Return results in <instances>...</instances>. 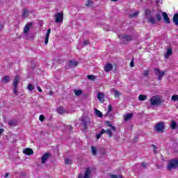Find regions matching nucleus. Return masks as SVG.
Listing matches in <instances>:
<instances>
[{"label": "nucleus", "mask_w": 178, "mask_h": 178, "mask_svg": "<svg viewBox=\"0 0 178 178\" xmlns=\"http://www.w3.org/2000/svg\"><path fill=\"white\" fill-rule=\"evenodd\" d=\"M81 124L83 126V130H87L88 129V126L92 124L91 121V118L88 116H83L80 118Z\"/></svg>", "instance_id": "1"}, {"label": "nucleus", "mask_w": 178, "mask_h": 178, "mask_svg": "<svg viewBox=\"0 0 178 178\" xmlns=\"http://www.w3.org/2000/svg\"><path fill=\"white\" fill-rule=\"evenodd\" d=\"M178 168V159L170 161L167 165L168 170H173Z\"/></svg>", "instance_id": "2"}, {"label": "nucleus", "mask_w": 178, "mask_h": 178, "mask_svg": "<svg viewBox=\"0 0 178 178\" xmlns=\"http://www.w3.org/2000/svg\"><path fill=\"white\" fill-rule=\"evenodd\" d=\"M163 102V100H161V97L159 96H153L150 99V104L152 106H155L156 105H161Z\"/></svg>", "instance_id": "3"}, {"label": "nucleus", "mask_w": 178, "mask_h": 178, "mask_svg": "<svg viewBox=\"0 0 178 178\" xmlns=\"http://www.w3.org/2000/svg\"><path fill=\"white\" fill-rule=\"evenodd\" d=\"M154 74L157 76L158 80L161 81L165 76V71H161L159 68L154 69Z\"/></svg>", "instance_id": "4"}, {"label": "nucleus", "mask_w": 178, "mask_h": 178, "mask_svg": "<svg viewBox=\"0 0 178 178\" xmlns=\"http://www.w3.org/2000/svg\"><path fill=\"white\" fill-rule=\"evenodd\" d=\"M119 38H120V41L124 42V44L129 42V41H133L132 35H119Z\"/></svg>", "instance_id": "5"}, {"label": "nucleus", "mask_w": 178, "mask_h": 178, "mask_svg": "<svg viewBox=\"0 0 178 178\" xmlns=\"http://www.w3.org/2000/svg\"><path fill=\"white\" fill-rule=\"evenodd\" d=\"M19 76H16L14 79V81H13V92L14 94H15V95H17V86L19 84Z\"/></svg>", "instance_id": "6"}, {"label": "nucleus", "mask_w": 178, "mask_h": 178, "mask_svg": "<svg viewBox=\"0 0 178 178\" xmlns=\"http://www.w3.org/2000/svg\"><path fill=\"white\" fill-rule=\"evenodd\" d=\"M155 127L158 133H163V130H165V124L163 122H159L156 124Z\"/></svg>", "instance_id": "7"}, {"label": "nucleus", "mask_w": 178, "mask_h": 178, "mask_svg": "<svg viewBox=\"0 0 178 178\" xmlns=\"http://www.w3.org/2000/svg\"><path fill=\"white\" fill-rule=\"evenodd\" d=\"M54 17L56 18V23H62L63 22V13H57L54 15Z\"/></svg>", "instance_id": "8"}, {"label": "nucleus", "mask_w": 178, "mask_h": 178, "mask_svg": "<svg viewBox=\"0 0 178 178\" xmlns=\"http://www.w3.org/2000/svg\"><path fill=\"white\" fill-rule=\"evenodd\" d=\"M49 156H51V153L46 152L43 154V156L41 158V162L42 163H47V161L49 159Z\"/></svg>", "instance_id": "9"}, {"label": "nucleus", "mask_w": 178, "mask_h": 178, "mask_svg": "<svg viewBox=\"0 0 178 178\" xmlns=\"http://www.w3.org/2000/svg\"><path fill=\"white\" fill-rule=\"evenodd\" d=\"M90 175H91V170L90 168H87L85 171L84 176L83 177V175L80 174L79 175L78 178H90Z\"/></svg>", "instance_id": "10"}, {"label": "nucleus", "mask_w": 178, "mask_h": 178, "mask_svg": "<svg viewBox=\"0 0 178 178\" xmlns=\"http://www.w3.org/2000/svg\"><path fill=\"white\" fill-rule=\"evenodd\" d=\"M162 16L164 19V22L165 23H167V24H170V19H169V17L168 16V13H165V12H163L162 13Z\"/></svg>", "instance_id": "11"}, {"label": "nucleus", "mask_w": 178, "mask_h": 178, "mask_svg": "<svg viewBox=\"0 0 178 178\" xmlns=\"http://www.w3.org/2000/svg\"><path fill=\"white\" fill-rule=\"evenodd\" d=\"M113 70V65H112V64L111 63H107L104 66V72H111V70Z\"/></svg>", "instance_id": "12"}, {"label": "nucleus", "mask_w": 178, "mask_h": 178, "mask_svg": "<svg viewBox=\"0 0 178 178\" xmlns=\"http://www.w3.org/2000/svg\"><path fill=\"white\" fill-rule=\"evenodd\" d=\"M97 99L101 102H104L105 101V94L104 92H99L97 94Z\"/></svg>", "instance_id": "13"}, {"label": "nucleus", "mask_w": 178, "mask_h": 178, "mask_svg": "<svg viewBox=\"0 0 178 178\" xmlns=\"http://www.w3.org/2000/svg\"><path fill=\"white\" fill-rule=\"evenodd\" d=\"M9 81H10V76H3V78L1 79V83H3V84H8V83H9Z\"/></svg>", "instance_id": "14"}, {"label": "nucleus", "mask_w": 178, "mask_h": 178, "mask_svg": "<svg viewBox=\"0 0 178 178\" xmlns=\"http://www.w3.org/2000/svg\"><path fill=\"white\" fill-rule=\"evenodd\" d=\"M23 152L25 155H33L34 154V152L31 148L24 149Z\"/></svg>", "instance_id": "15"}, {"label": "nucleus", "mask_w": 178, "mask_h": 178, "mask_svg": "<svg viewBox=\"0 0 178 178\" xmlns=\"http://www.w3.org/2000/svg\"><path fill=\"white\" fill-rule=\"evenodd\" d=\"M79 65V63L76 60H70L69 67H76Z\"/></svg>", "instance_id": "16"}, {"label": "nucleus", "mask_w": 178, "mask_h": 178, "mask_svg": "<svg viewBox=\"0 0 178 178\" xmlns=\"http://www.w3.org/2000/svg\"><path fill=\"white\" fill-rule=\"evenodd\" d=\"M131 118H133V113H131L125 114L124 117L125 122H128V120H130Z\"/></svg>", "instance_id": "17"}, {"label": "nucleus", "mask_w": 178, "mask_h": 178, "mask_svg": "<svg viewBox=\"0 0 178 178\" xmlns=\"http://www.w3.org/2000/svg\"><path fill=\"white\" fill-rule=\"evenodd\" d=\"M8 124L9 126H11L13 127H16L17 124V121L14 120H10L8 122Z\"/></svg>", "instance_id": "18"}, {"label": "nucleus", "mask_w": 178, "mask_h": 178, "mask_svg": "<svg viewBox=\"0 0 178 178\" xmlns=\"http://www.w3.org/2000/svg\"><path fill=\"white\" fill-rule=\"evenodd\" d=\"M22 17H29V9L24 8L22 11Z\"/></svg>", "instance_id": "19"}, {"label": "nucleus", "mask_w": 178, "mask_h": 178, "mask_svg": "<svg viewBox=\"0 0 178 178\" xmlns=\"http://www.w3.org/2000/svg\"><path fill=\"white\" fill-rule=\"evenodd\" d=\"M147 20L152 24H156V22L155 21V17H150L147 18Z\"/></svg>", "instance_id": "20"}, {"label": "nucleus", "mask_w": 178, "mask_h": 178, "mask_svg": "<svg viewBox=\"0 0 178 178\" xmlns=\"http://www.w3.org/2000/svg\"><path fill=\"white\" fill-rule=\"evenodd\" d=\"M172 53V49H168L167 50V52L165 54V58H166V59H168V58H169V56H170Z\"/></svg>", "instance_id": "21"}, {"label": "nucleus", "mask_w": 178, "mask_h": 178, "mask_svg": "<svg viewBox=\"0 0 178 178\" xmlns=\"http://www.w3.org/2000/svg\"><path fill=\"white\" fill-rule=\"evenodd\" d=\"M74 92L76 97H80L83 94V90H74Z\"/></svg>", "instance_id": "22"}, {"label": "nucleus", "mask_w": 178, "mask_h": 178, "mask_svg": "<svg viewBox=\"0 0 178 178\" xmlns=\"http://www.w3.org/2000/svg\"><path fill=\"white\" fill-rule=\"evenodd\" d=\"M30 31V26L29 25H26L24 28V33L25 35H27V33Z\"/></svg>", "instance_id": "23"}, {"label": "nucleus", "mask_w": 178, "mask_h": 178, "mask_svg": "<svg viewBox=\"0 0 178 178\" xmlns=\"http://www.w3.org/2000/svg\"><path fill=\"white\" fill-rule=\"evenodd\" d=\"M95 115H97V116H98L99 118H102V112H101L100 111H99L98 109L95 108Z\"/></svg>", "instance_id": "24"}, {"label": "nucleus", "mask_w": 178, "mask_h": 178, "mask_svg": "<svg viewBox=\"0 0 178 178\" xmlns=\"http://www.w3.org/2000/svg\"><path fill=\"white\" fill-rule=\"evenodd\" d=\"M170 127L172 130H175V129H176V127H177V122H176L175 121H172Z\"/></svg>", "instance_id": "25"}, {"label": "nucleus", "mask_w": 178, "mask_h": 178, "mask_svg": "<svg viewBox=\"0 0 178 178\" xmlns=\"http://www.w3.org/2000/svg\"><path fill=\"white\" fill-rule=\"evenodd\" d=\"M139 13H140L139 11H136L133 14H129V17H131L132 19L134 18V17H137V16H138Z\"/></svg>", "instance_id": "26"}, {"label": "nucleus", "mask_w": 178, "mask_h": 178, "mask_svg": "<svg viewBox=\"0 0 178 178\" xmlns=\"http://www.w3.org/2000/svg\"><path fill=\"white\" fill-rule=\"evenodd\" d=\"M114 92V96L115 98H119V97H120V95H122V93H120V92H119V90H113Z\"/></svg>", "instance_id": "27"}, {"label": "nucleus", "mask_w": 178, "mask_h": 178, "mask_svg": "<svg viewBox=\"0 0 178 178\" xmlns=\"http://www.w3.org/2000/svg\"><path fill=\"white\" fill-rule=\"evenodd\" d=\"M92 5H94V1L92 0H88L86 6L91 7Z\"/></svg>", "instance_id": "28"}, {"label": "nucleus", "mask_w": 178, "mask_h": 178, "mask_svg": "<svg viewBox=\"0 0 178 178\" xmlns=\"http://www.w3.org/2000/svg\"><path fill=\"white\" fill-rule=\"evenodd\" d=\"M145 99H147V95H139L138 97L139 101H145Z\"/></svg>", "instance_id": "29"}, {"label": "nucleus", "mask_w": 178, "mask_h": 178, "mask_svg": "<svg viewBox=\"0 0 178 178\" xmlns=\"http://www.w3.org/2000/svg\"><path fill=\"white\" fill-rule=\"evenodd\" d=\"M156 19L157 22H161V20H162V15H161V13L156 14Z\"/></svg>", "instance_id": "30"}, {"label": "nucleus", "mask_w": 178, "mask_h": 178, "mask_svg": "<svg viewBox=\"0 0 178 178\" xmlns=\"http://www.w3.org/2000/svg\"><path fill=\"white\" fill-rule=\"evenodd\" d=\"M57 111L58 112L59 115H63V113H65V110L62 107L57 108Z\"/></svg>", "instance_id": "31"}, {"label": "nucleus", "mask_w": 178, "mask_h": 178, "mask_svg": "<svg viewBox=\"0 0 178 178\" xmlns=\"http://www.w3.org/2000/svg\"><path fill=\"white\" fill-rule=\"evenodd\" d=\"M91 152L92 155H97V148L94 146H91Z\"/></svg>", "instance_id": "32"}, {"label": "nucleus", "mask_w": 178, "mask_h": 178, "mask_svg": "<svg viewBox=\"0 0 178 178\" xmlns=\"http://www.w3.org/2000/svg\"><path fill=\"white\" fill-rule=\"evenodd\" d=\"M87 78L88 79V80H91L92 81H94L95 79H97V77L94 75H88Z\"/></svg>", "instance_id": "33"}, {"label": "nucleus", "mask_w": 178, "mask_h": 178, "mask_svg": "<svg viewBox=\"0 0 178 178\" xmlns=\"http://www.w3.org/2000/svg\"><path fill=\"white\" fill-rule=\"evenodd\" d=\"M151 147L153 148L154 154H158V151H156V149H158V147H156L155 145H152Z\"/></svg>", "instance_id": "34"}, {"label": "nucleus", "mask_w": 178, "mask_h": 178, "mask_svg": "<svg viewBox=\"0 0 178 178\" xmlns=\"http://www.w3.org/2000/svg\"><path fill=\"white\" fill-rule=\"evenodd\" d=\"M28 90L29 91H33L34 90V86H33V84H31V83H29L28 85Z\"/></svg>", "instance_id": "35"}, {"label": "nucleus", "mask_w": 178, "mask_h": 178, "mask_svg": "<svg viewBox=\"0 0 178 178\" xmlns=\"http://www.w3.org/2000/svg\"><path fill=\"white\" fill-rule=\"evenodd\" d=\"M106 133L108 135V137H112V136H113V133H112L111 129H106Z\"/></svg>", "instance_id": "36"}, {"label": "nucleus", "mask_w": 178, "mask_h": 178, "mask_svg": "<svg viewBox=\"0 0 178 178\" xmlns=\"http://www.w3.org/2000/svg\"><path fill=\"white\" fill-rule=\"evenodd\" d=\"M145 16H151V11L148 9H146L145 10Z\"/></svg>", "instance_id": "37"}, {"label": "nucleus", "mask_w": 178, "mask_h": 178, "mask_svg": "<svg viewBox=\"0 0 178 178\" xmlns=\"http://www.w3.org/2000/svg\"><path fill=\"white\" fill-rule=\"evenodd\" d=\"M149 74V71H148L147 70L143 71V76L145 77H148Z\"/></svg>", "instance_id": "38"}, {"label": "nucleus", "mask_w": 178, "mask_h": 178, "mask_svg": "<svg viewBox=\"0 0 178 178\" xmlns=\"http://www.w3.org/2000/svg\"><path fill=\"white\" fill-rule=\"evenodd\" d=\"M72 163V160H70L69 158L65 159V165H69Z\"/></svg>", "instance_id": "39"}, {"label": "nucleus", "mask_w": 178, "mask_h": 178, "mask_svg": "<svg viewBox=\"0 0 178 178\" xmlns=\"http://www.w3.org/2000/svg\"><path fill=\"white\" fill-rule=\"evenodd\" d=\"M171 99H172V101H178V95H172Z\"/></svg>", "instance_id": "40"}, {"label": "nucleus", "mask_w": 178, "mask_h": 178, "mask_svg": "<svg viewBox=\"0 0 178 178\" xmlns=\"http://www.w3.org/2000/svg\"><path fill=\"white\" fill-rule=\"evenodd\" d=\"M111 111H112V105H109L108 108V112L105 116H108V114L109 113V112H111Z\"/></svg>", "instance_id": "41"}, {"label": "nucleus", "mask_w": 178, "mask_h": 178, "mask_svg": "<svg viewBox=\"0 0 178 178\" xmlns=\"http://www.w3.org/2000/svg\"><path fill=\"white\" fill-rule=\"evenodd\" d=\"M130 67H134V58H132L130 63Z\"/></svg>", "instance_id": "42"}, {"label": "nucleus", "mask_w": 178, "mask_h": 178, "mask_svg": "<svg viewBox=\"0 0 178 178\" xmlns=\"http://www.w3.org/2000/svg\"><path fill=\"white\" fill-rule=\"evenodd\" d=\"M44 119H45V117L42 115H40L39 117V120H40V122H44Z\"/></svg>", "instance_id": "43"}, {"label": "nucleus", "mask_w": 178, "mask_h": 178, "mask_svg": "<svg viewBox=\"0 0 178 178\" xmlns=\"http://www.w3.org/2000/svg\"><path fill=\"white\" fill-rule=\"evenodd\" d=\"M49 40V36H47L45 37V39H44V44L47 45V44H48V41Z\"/></svg>", "instance_id": "44"}, {"label": "nucleus", "mask_w": 178, "mask_h": 178, "mask_svg": "<svg viewBox=\"0 0 178 178\" xmlns=\"http://www.w3.org/2000/svg\"><path fill=\"white\" fill-rule=\"evenodd\" d=\"M106 124H107L108 127H112V124H111V121H106Z\"/></svg>", "instance_id": "45"}, {"label": "nucleus", "mask_w": 178, "mask_h": 178, "mask_svg": "<svg viewBox=\"0 0 178 178\" xmlns=\"http://www.w3.org/2000/svg\"><path fill=\"white\" fill-rule=\"evenodd\" d=\"M88 44H90V41L84 40V42H83V47H86V45H88Z\"/></svg>", "instance_id": "46"}, {"label": "nucleus", "mask_w": 178, "mask_h": 178, "mask_svg": "<svg viewBox=\"0 0 178 178\" xmlns=\"http://www.w3.org/2000/svg\"><path fill=\"white\" fill-rule=\"evenodd\" d=\"M49 34H51V29H49L47 30V33H46V35L49 37Z\"/></svg>", "instance_id": "47"}, {"label": "nucleus", "mask_w": 178, "mask_h": 178, "mask_svg": "<svg viewBox=\"0 0 178 178\" xmlns=\"http://www.w3.org/2000/svg\"><path fill=\"white\" fill-rule=\"evenodd\" d=\"M141 166H142V168H143L144 169H145V168H147V163H141Z\"/></svg>", "instance_id": "48"}, {"label": "nucleus", "mask_w": 178, "mask_h": 178, "mask_svg": "<svg viewBox=\"0 0 178 178\" xmlns=\"http://www.w3.org/2000/svg\"><path fill=\"white\" fill-rule=\"evenodd\" d=\"M101 136H102V134L101 132H99V134H97V139L101 138Z\"/></svg>", "instance_id": "49"}, {"label": "nucleus", "mask_w": 178, "mask_h": 178, "mask_svg": "<svg viewBox=\"0 0 178 178\" xmlns=\"http://www.w3.org/2000/svg\"><path fill=\"white\" fill-rule=\"evenodd\" d=\"M5 27V26L3 24H0V31H2V29Z\"/></svg>", "instance_id": "50"}, {"label": "nucleus", "mask_w": 178, "mask_h": 178, "mask_svg": "<svg viewBox=\"0 0 178 178\" xmlns=\"http://www.w3.org/2000/svg\"><path fill=\"white\" fill-rule=\"evenodd\" d=\"M110 127L112 129V130H113V131H116V127L111 125Z\"/></svg>", "instance_id": "51"}, {"label": "nucleus", "mask_w": 178, "mask_h": 178, "mask_svg": "<svg viewBox=\"0 0 178 178\" xmlns=\"http://www.w3.org/2000/svg\"><path fill=\"white\" fill-rule=\"evenodd\" d=\"M37 88L39 92H42V90H41V88L40 86H37Z\"/></svg>", "instance_id": "52"}, {"label": "nucleus", "mask_w": 178, "mask_h": 178, "mask_svg": "<svg viewBox=\"0 0 178 178\" xmlns=\"http://www.w3.org/2000/svg\"><path fill=\"white\" fill-rule=\"evenodd\" d=\"M102 134H104V133H106V130L102 129V131L100 132Z\"/></svg>", "instance_id": "53"}, {"label": "nucleus", "mask_w": 178, "mask_h": 178, "mask_svg": "<svg viewBox=\"0 0 178 178\" xmlns=\"http://www.w3.org/2000/svg\"><path fill=\"white\" fill-rule=\"evenodd\" d=\"M8 176H9V173H6L4 175V177L6 178V177H8Z\"/></svg>", "instance_id": "54"}, {"label": "nucleus", "mask_w": 178, "mask_h": 178, "mask_svg": "<svg viewBox=\"0 0 178 178\" xmlns=\"http://www.w3.org/2000/svg\"><path fill=\"white\" fill-rule=\"evenodd\" d=\"M49 95H54V92L50 91V92H49Z\"/></svg>", "instance_id": "55"}, {"label": "nucleus", "mask_w": 178, "mask_h": 178, "mask_svg": "<svg viewBox=\"0 0 178 178\" xmlns=\"http://www.w3.org/2000/svg\"><path fill=\"white\" fill-rule=\"evenodd\" d=\"M3 133V129H0V134H2Z\"/></svg>", "instance_id": "56"}, {"label": "nucleus", "mask_w": 178, "mask_h": 178, "mask_svg": "<svg viewBox=\"0 0 178 178\" xmlns=\"http://www.w3.org/2000/svg\"><path fill=\"white\" fill-rule=\"evenodd\" d=\"M69 129H70V130H72V129H73V127H72V125H70Z\"/></svg>", "instance_id": "57"}, {"label": "nucleus", "mask_w": 178, "mask_h": 178, "mask_svg": "<svg viewBox=\"0 0 178 178\" xmlns=\"http://www.w3.org/2000/svg\"><path fill=\"white\" fill-rule=\"evenodd\" d=\"M112 2H118V0H111Z\"/></svg>", "instance_id": "58"}]
</instances>
